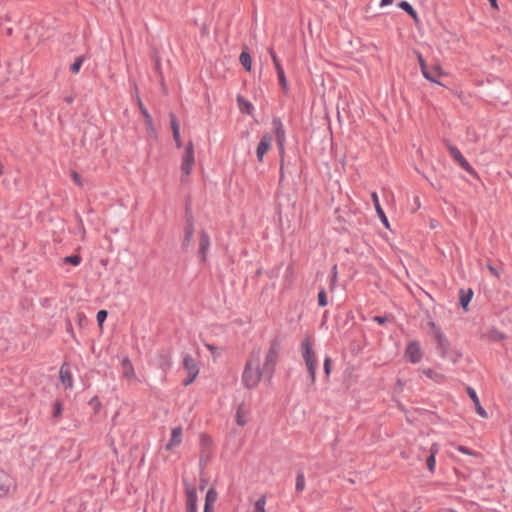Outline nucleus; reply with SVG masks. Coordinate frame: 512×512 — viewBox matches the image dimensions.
Here are the masks:
<instances>
[{"label": "nucleus", "instance_id": "57", "mask_svg": "<svg viewBox=\"0 0 512 512\" xmlns=\"http://www.w3.org/2000/svg\"><path fill=\"white\" fill-rule=\"evenodd\" d=\"M171 125H172L173 129H176L179 127V123L176 122V120L173 116L171 117Z\"/></svg>", "mask_w": 512, "mask_h": 512}, {"label": "nucleus", "instance_id": "9", "mask_svg": "<svg viewBox=\"0 0 512 512\" xmlns=\"http://www.w3.org/2000/svg\"><path fill=\"white\" fill-rule=\"evenodd\" d=\"M446 145L450 151V153L452 154V156L454 157V159L459 163V165L465 169L468 173L474 175V176H477V173L475 172V170L470 166V164L465 160V158L462 156V154L460 153V151L454 147L453 145L450 144L449 141H446Z\"/></svg>", "mask_w": 512, "mask_h": 512}, {"label": "nucleus", "instance_id": "54", "mask_svg": "<svg viewBox=\"0 0 512 512\" xmlns=\"http://www.w3.org/2000/svg\"><path fill=\"white\" fill-rule=\"evenodd\" d=\"M437 445L436 444H433L431 447H430V455H434L436 456V453H437Z\"/></svg>", "mask_w": 512, "mask_h": 512}, {"label": "nucleus", "instance_id": "24", "mask_svg": "<svg viewBox=\"0 0 512 512\" xmlns=\"http://www.w3.org/2000/svg\"><path fill=\"white\" fill-rule=\"evenodd\" d=\"M267 497L262 494L253 504L252 512H266Z\"/></svg>", "mask_w": 512, "mask_h": 512}, {"label": "nucleus", "instance_id": "1", "mask_svg": "<svg viewBox=\"0 0 512 512\" xmlns=\"http://www.w3.org/2000/svg\"><path fill=\"white\" fill-rule=\"evenodd\" d=\"M281 350V341L278 338L271 340L269 348L261 363L262 353L259 348L253 349L246 361L242 384L246 389H254L260 383L263 376L271 377Z\"/></svg>", "mask_w": 512, "mask_h": 512}, {"label": "nucleus", "instance_id": "61", "mask_svg": "<svg viewBox=\"0 0 512 512\" xmlns=\"http://www.w3.org/2000/svg\"><path fill=\"white\" fill-rule=\"evenodd\" d=\"M74 180H78V175L76 173L74 174Z\"/></svg>", "mask_w": 512, "mask_h": 512}, {"label": "nucleus", "instance_id": "47", "mask_svg": "<svg viewBox=\"0 0 512 512\" xmlns=\"http://www.w3.org/2000/svg\"><path fill=\"white\" fill-rule=\"evenodd\" d=\"M90 405L93 406L94 410L97 412L99 411L100 407H101V403L99 401V399L97 397H93L91 400H90Z\"/></svg>", "mask_w": 512, "mask_h": 512}, {"label": "nucleus", "instance_id": "56", "mask_svg": "<svg viewBox=\"0 0 512 512\" xmlns=\"http://www.w3.org/2000/svg\"><path fill=\"white\" fill-rule=\"evenodd\" d=\"M204 512H214L213 508H212V504L205 503Z\"/></svg>", "mask_w": 512, "mask_h": 512}, {"label": "nucleus", "instance_id": "17", "mask_svg": "<svg viewBox=\"0 0 512 512\" xmlns=\"http://www.w3.org/2000/svg\"><path fill=\"white\" fill-rule=\"evenodd\" d=\"M123 377L129 381L136 379L134 367L128 357H125L122 362Z\"/></svg>", "mask_w": 512, "mask_h": 512}, {"label": "nucleus", "instance_id": "14", "mask_svg": "<svg viewBox=\"0 0 512 512\" xmlns=\"http://www.w3.org/2000/svg\"><path fill=\"white\" fill-rule=\"evenodd\" d=\"M210 246V238L207 232L201 231L199 240V253L201 255L202 262L206 261V255Z\"/></svg>", "mask_w": 512, "mask_h": 512}, {"label": "nucleus", "instance_id": "36", "mask_svg": "<svg viewBox=\"0 0 512 512\" xmlns=\"http://www.w3.org/2000/svg\"><path fill=\"white\" fill-rule=\"evenodd\" d=\"M423 374L425 376H427L428 378L430 379H438V378H443L442 375L436 373L434 370H432L431 368H426V369H423Z\"/></svg>", "mask_w": 512, "mask_h": 512}, {"label": "nucleus", "instance_id": "37", "mask_svg": "<svg viewBox=\"0 0 512 512\" xmlns=\"http://www.w3.org/2000/svg\"><path fill=\"white\" fill-rule=\"evenodd\" d=\"M318 304L321 307H324L327 305V298H326V293H325L324 289H321L318 293Z\"/></svg>", "mask_w": 512, "mask_h": 512}, {"label": "nucleus", "instance_id": "31", "mask_svg": "<svg viewBox=\"0 0 512 512\" xmlns=\"http://www.w3.org/2000/svg\"><path fill=\"white\" fill-rule=\"evenodd\" d=\"M63 261H64V263L71 264L73 266H77L81 262V257L79 255L66 256L63 259Z\"/></svg>", "mask_w": 512, "mask_h": 512}, {"label": "nucleus", "instance_id": "32", "mask_svg": "<svg viewBox=\"0 0 512 512\" xmlns=\"http://www.w3.org/2000/svg\"><path fill=\"white\" fill-rule=\"evenodd\" d=\"M277 142H278V146H279V150H280V154H281V167L283 166V145H284V133L283 131H278L277 133Z\"/></svg>", "mask_w": 512, "mask_h": 512}, {"label": "nucleus", "instance_id": "33", "mask_svg": "<svg viewBox=\"0 0 512 512\" xmlns=\"http://www.w3.org/2000/svg\"><path fill=\"white\" fill-rule=\"evenodd\" d=\"M331 364H332V359L330 357H326L323 362V370H324L325 377L327 379L331 375Z\"/></svg>", "mask_w": 512, "mask_h": 512}, {"label": "nucleus", "instance_id": "11", "mask_svg": "<svg viewBox=\"0 0 512 512\" xmlns=\"http://www.w3.org/2000/svg\"><path fill=\"white\" fill-rule=\"evenodd\" d=\"M272 142H273V136L271 134L266 133L262 137V139L257 147V158L259 161H262L264 155L270 149Z\"/></svg>", "mask_w": 512, "mask_h": 512}, {"label": "nucleus", "instance_id": "13", "mask_svg": "<svg viewBox=\"0 0 512 512\" xmlns=\"http://www.w3.org/2000/svg\"><path fill=\"white\" fill-rule=\"evenodd\" d=\"M59 378L65 388H72L73 380L70 372V367L67 363H63L60 367Z\"/></svg>", "mask_w": 512, "mask_h": 512}, {"label": "nucleus", "instance_id": "16", "mask_svg": "<svg viewBox=\"0 0 512 512\" xmlns=\"http://www.w3.org/2000/svg\"><path fill=\"white\" fill-rule=\"evenodd\" d=\"M473 294V290L470 288L467 290L461 289L459 291L460 306L465 312L469 310V303L472 300Z\"/></svg>", "mask_w": 512, "mask_h": 512}, {"label": "nucleus", "instance_id": "42", "mask_svg": "<svg viewBox=\"0 0 512 512\" xmlns=\"http://www.w3.org/2000/svg\"><path fill=\"white\" fill-rule=\"evenodd\" d=\"M96 318H97V322L100 326H102L103 322L106 320L107 318V311L106 310H100L97 315H96Z\"/></svg>", "mask_w": 512, "mask_h": 512}, {"label": "nucleus", "instance_id": "29", "mask_svg": "<svg viewBox=\"0 0 512 512\" xmlns=\"http://www.w3.org/2000/svg\"><path fill=\"white\" fill-rule=\"evenodd\" d=\"M217 497H218V494H217L216 490L213 487H211L206 493L205 503L213 505V503L216 502Z\"/></svg>", "mask_w": 512, "mask_h": 512}, {"label": "nucleus", "instance_id": "52", "mask_svg": "<svg viewBox=\"0 0 512 512\" xmlns=\"http://www.w3.org/2000/svg\"><path fill=\"white\" fill-rule=\"evenodd\" d=\"M414 205L416 210L421 208V201L419 197L414 198Z\"/></svg>", "mask_w": 512, "mask_h": 512}, {"label": "nucleus", "instance_id": "48", "mask_svg": "<svg viewBox=\"0 0 512 512\" xmlns=\"http://www.w3.org/2000/svg\"><path fill=\"white\" fill-rule=\"evenodd\" d=\"M373 320L378 324H384L389 320V318L387 316H375Z\"/></svg>", "mask_w": 512, "mask_h": 512}, {"label": "nucleus", "instance_id": "60", "mask_svg": "<svg viewBox=\"0 0 512 512\" xmlns=\"http://www.w3.org/2000/svg\"><path fill=\"white\" fill-rule=\"evenodd\" d=\"M144 114H145V116H146V119H147V122H146V124H148V125H151V120H150V116H149V115H148V114H147V113H146L145 111H144Z\"/></svg>", "mask_w": 512, "mask_h": 512}, {"label": "nucleus", "instance_id": "35", "mask_svg": "<svg viewBox=\"0 0 512 512\" xmlns=\"http://www.w3.org/2000/svg\"><path fill=\"white\" fill-rule=\"evenodd\" d=\"M211 458L210 450H201L200 465L204 466Z\"/></svg>", "mask_w": 512, "mask_h": 512}, {"label": "nucleus", "instance_id": "23", "mask_svg": "<svg viewBox=\"0 0 512 512\" xmlns=\"http://www.w3.org/2000/svg\"><path fill=\"white\" fill-rule=\"evenodd\" d=\"M237 103L239 110L243 113L251 114L253 111V105L241 95L237 96Z\"/></svg>", "mask_w": 512, "mask_h": 512}, {"label": "nucleus", "instance_id": "51", "mask_svg": "<svg viewBox=\"0 0 512 512\" xmlns=\"http://www.w3.org/2000/svg\"><path fill=\"white\" fill-rule=\"evenodd\" d=\"M78 221L80 223V233L82 235V237L84 238L85 237V234H86V231H85V228L83 227V223H82V219L81 218H78Z\"/></svg>", "mask_w": 512, "mask_h": 512}, {"label": "nucleus", "instance_id": "12", "mask_svg": "<svg viewBox=\"0 0 512 512\" xmlns=\"http://www.w3.org/2000/svg\"><path fill=\"white\" fill-rule=\"evenodd\" d=\"M466 391H467V394L468 396L470 397V399L472 400L473 404H474V407H475V410H476V413L482 417V418H487L488 417V413L486 412V410L481 406L480 404V400L476 394V391L472 388V387H467L466 388Z\"/></svg>", "mask_w": 512, "mask_h": 512}, {"label": "nucleus", "instance_id": "4", "mask_svg": "<svg viewBox=\"0 0 512 512\" xmlns=\"http://www.w3.org/2000/svg\"><path fill=\"white\" fill-rule=\"evenodd\" d=\"M194 165V149L193 143L191 139H188L187 145L185 148V154L183 157L181 172L184 176L188 177L191 173L192 167Z\"/></svg>", "mask_w": 512, "mask_h": 512}, {"label": "nucleus", "instance_id": "38", "mask_svg": "<svg viewBox=\"0 0 512 512\" xmlns=\"http://www.w3.org/2000/svg\"><path fill=\"white\" fill-rule=\"evenodd\" d=\"M427 468L430 472H434L435 470V464H436V458L434 455H430L426 460Z\"/></svg>", "mask_w": 512, "mask_h": 512}, {"label": "nucleus", "instance_id": "28", "mask_svg": "<svg viewBox=\"0 0 512 512\" xmlns=\"http://www.w3.org/2000/svg\"><path fill=\"white\" fill-rule=\"evenodd\" d=\"M464 144L473 143L478 141L479 137L472 130H466L465 135L461 137Z\"/></svg>", "mask_w": 512, "mask_h": 512}, {"label": "nucleus", "instance_id": "43", "mask_svg": "<svg viewBox=\"0 0 512 512\" xmlns=\"http://www.w3.org/2000/svg\"><path fill=\"white\" fill-rule=\"evenodd\" d=\"M62 414V404L60 402H56L54 404V412H53V416L55 418H59Z\"/></svg>", "mask_w": 512, "mask_h": 512}, {"label": "nucleus", "instance_id": "58", "mask_svg": "<svg viewBox=\"0 0 512 512\" xmlns=\"http://www.w3.org/2000/svg\"><path fill=\"white\" fill-rule=\"evenodd\" d=\"M491 7L494 8V9H498V3H497V0H488Z\"/></svg>", "mask_w": 512, "mask_h": 512}, {"label": "nucleus", "instance_id": "6", "mask_svg": "<svg viewBox=\"0 0 512 512\" xmlns=\"http://www.w3.org/2000/svg\"><path fill=\"white\" fill-rule=\"evenodd\" d=\"M251 408L245 402H241L237 405L235 410V423L239 427H245L250 421Z\"/></svg>", "mask_w": 512, "mask_h": 512}, {"label": "nucleus", "instance_id": "59", "mask_svg": "<svg viewBox=\"0 0 512 512\" xmlns=\"http://www.w3.org/2000/svg\"><path fill=\"white\" fill-rule=\"evenodd\" d=\"M403 385H404L403 381H402V380H400V379H398V380H397V382H396V386H397V388H398L399 390H402Z\"/></svg>", "mask_w": 512, "mask_h": 512}, {"label": "nucleus", "instance_id": "19", "mask_svg": "<svg viewBox=\"0 0 512 512\" xmlns=\"http://www.w3.org/2000/svg\"><path fill=\"white\" fill-rule=\"evenodd\" d=\"M417 59H418V63L420 66L421 73L424 76V78H426L427 80H429L431 82L441 85V83L436 81L435 78L432 76V73L429 71V69L427 67L426 61L424 60L423 56L420 53H417Z\"/></svg>", "mask_w": 512, "mask_h": 512}, {"label": "nucleus", "instance_id": "27", "mask_svg": "<svg viewBox=\"0 0 512 512\" xmlns=\"http://www.w3.org/2000/svg\"><path fill=\"white\" fill-rule=\"evenodd\" d=\"M200 446L201 450H210V447L212 446V438L207 434H201L200 435Z\"/></svg>", "mask_w": 512, "mask_h": 512}, {"label": "nucleus", "instance_id": "21", "mask_svg": "<svg viewBox=\"0 0 512 512\" xmlns=\"http://www.w3.org/2000/svg\"><path fill=\"white\" fill-rule=\"evenodd\" d=\"M193 233H194L193 221H192V219H188L186 227H185L183 246L187 247L190 245L192 237H193Z\"/></svg>", "mask_w": 512, "mask_h": 512}, {"label": "nucleus", "instance_id": "44", "mask_svg": "<svg viewBox=\"0 0 512 512\" xmlns=\"http://www.w3.org/2000/svg\"><path fill=\"white\" fill-rule=\"evenodd\" d=\"M457 450H458L459 452L463 453V454H466V455H470V456H478V454H477V453H475V452H473V451L469 450L467 447L462 446V445H459V446L457 447Z\"/></svg>", "mask_w": 512, "mask_h": 512}, {"label": "nucleus", "instance_id": "45", "mask_svg": "<svg viewBox=\"0 0 512 512\" xmlns=\"http://www.w3.org/2000/svg\"><path fill=\"white\" fill-rule=\"evenodd\" d=\"M82 65V59L78 58L72 65H71V71L73 73H78Z\"/></svg>", "mask_w": 512, "mask_h": 512}, {"label": "nucleus", "instance_id": "3", "mask_svg": "<svg viewBox=\"0 0 512 512\" xmlns=\"http://www.w3.org/2000/svg\"><path fill=\"white\" fill-rule=\"evenodd\" d=\"M182 483L185 492V512H198L197 488L188 478L183 477Z\"/></svg>", "mask_w": 512, "mask_h": 512}, {"label": "nucleus", "instance_id": "50", "mask_svg": "<svg viewBox=\"0 0 512 512\" xmlns=\"http://www.w3.org/2000/svg\"><path fill=\"white\" fill-rule=\"evenodd\" d=\"M206 485H207V480L204 478H201L200 483H199V489L201 491H203L205 489Z\"/></svg>", "mask_w": 512, "mask_h": 512}, {"label": "nucleus", "instance_id": "22", "mask_svg": "<svg viewBox=\"0 0 512 512\" xmlns=\"http://www.w3.org/2000/svg\"><path fill=\"white\" fill-rule=\"evenodd\" d=\"M486 337L489 341H493V342H501L506 339V335L496 328L490 329L487 332Z\"/></svg>", "mask_w": 512, "mask_h": 512}, {"label": "nucleus", "instance_id": "39", "mask_svg": "<svg viewBox=\"0 0 512 512\" xmlns=\"http://www.w3.org/2000/svg\"><path fill=\"white\" fill-rule=\"evenodd\" d=\"M183 138V135L181 134L180 130H173V139L175 141V144L178 148L181 147V140Z\"/></svg>", "mask_w": 512, "mask_h": 512}, {"label": "nucleus", "instance_id": "40", "mask_svg": "<svg viewBox=\"0 0 512 512\" xmlns=\"http://www.w3.org/2000/svg\"><path fill=\"white\" fill-rule=\"evenodd\" d=\"M487 269L489 270V272L495 276L496 278H500L501 277V272L502 270L501 269H498L496 267H494L492 264L488 263L487 264Z\"/></svg>", "mask_w": 512, "mask_h": 512}, {"label": "nucleus", "instance_id": "34", "mask_svg": "<svg viewBox=\"0 0 512 512\" xmlns=\"http://www.w3.org/2000/svg\"><path fill=\"white\" fill-rule=\"evenodd\" d=\"M429 71L432 73V76L435 78L436 81L438 77H442L445 74L441 66L438 64L434 65L431 69H429Z\"/></svg>", "mask_w": 512, "mask_h": 512}, {"label": "nucleus", "instance_id": "30", "mask_svg": "<svg viewBox=\"0 0 512 512\" xmlns=\"http://www.w3.org/2000/svg\"><path fill=\"white\" fill-rule=\"evenodd\" d=\"M337 281H338V270H337V265H334L331 269V279H330V290L331 291L335 290Z\"/></svg>", "mask_w": 512, "mask_h": 512}, {"label": "nucleus", "instance_id": "55", "mask_svg": "<svg viewBox=\"0 0 512 512\" xmlns=\"http://www.w3.org/2000/svg\"><path fill=\"white\" fill-rule=\"evenodd\" d=\"M438 227V221L435 219L430 220V228L435 229Z\"/></svg>", "mask_w": 512, "mask_h": 512}, {"label": "nucleus", "instance_id": "41", "mask_svg": "<svg viewBox=\"0 0 512 512\" xmlns=\"http://www.w3.org/2000/svg\"><path fill=\"white\" fill-rule=\"evenodd\" d=\"M428 326L432 330V335L435 337L438 333H443L442 329L433 321L428 322Z\"/></svg>", "mask_w": 512, "mask_h": 512}, {"label": "nucleus", "instance_id": "53", "mask_svg": "<svg viewBox=\"0 0 512 512\" xmlns=\"http://www.w3.org/2000/svg\"><path fill=\"white\" fill-rule=\"evenodd\" d=\"M394 0H381L380 7H385L393 3Z\"/></svg>", "mask_w": 512, "mask_h": 512}, {"label": "nucleus", "instance_id": "10", "mask_svg": "<svg viewBox=\"0 0 512 512\" xmlns=\"http://www.w3.org/2000/svg\"><path fill=\"white\" fill-rule=\"evenodd\" d=\"M434 339L436 341L437 351H438L440 357L446 358L447 353L450 348V342H449L448 338L445 336L444 333H438V335H436L434 337Z\"/></svg>", "mask_w": 512, "mask_h": 512}, {"label": "nucleus", "instance_id": "46", "mask_svg": "<svg viewBox=\"0 0 512 512\" xmlns=\"http://www.w3.org/2000/svg\"><path fill=\"white\" fill-rule=\"evenodd\" d=\"M304 489V477L303 475H298L296 479V490L302 491Z\"/></svg>", "mask_w": 512, "mask_h": 512}, {"label": "nucleus", "instance_id": "8", "mask_svg": "<svg viewBox=\"0 0 512 512\" xmlns=\"http://www.w3.org/2000/svg\"><path fill=\"white\" fill-rule=\"evenodd\" d=\"M405 357L411 363H418L422 359V350L419 342L413 340L408 343L405 349Z\"/></svg>", "mask_w": 512, "mask_h": 512}, {"label": "nucleus", "instance_id": "26", "mask_svg": "<svg viewBox=\"0 0 512 512\" xmlns=\"http://www.w3.org/2000/svg\"><path fill=\"white\" fill-rule=\"evenodd\" d=\"M398 7L407 12L415 21L418 20V15L416 11L407 1L399 2Z\"/></svg>", "mask_w": 512, "mask_h": 512}, {"label": "nucleus", "instance_id": "18", "mask_svg": "<svg viewBox=\"0 0 512 512\" xmlns=\"http://www.w3.org/2000/svg\"><path fill=\"white\" fill-rule=\"evenodd\" d=\"M184 369L187 371L188 375L198 376L199 367L197 362L189 355L184 357L183 360Z\"/></svg>", "mask_w": 512, "mask_h": 512}, {"label": "nucleus", "instance_id": "7", "mask_svg": "<svg viewBox=\"0 0 512 512\" xmlns=\"http://www.w3.org/2000/svg\"><path fill=\"white\" fill-rule=\"evenodd\" d=\"M269 53L271 55L273 64H274L276 72H277L279 85L281 86L283 92L285 94H288V92H289V85H288V81H287L286 76H285L284 69L281 66V64H280V62H279L275 52L271 49L269 51Z\"/></svg>", "mask_w": 512, "mask_h": 512}, {"label": "nucleus", "instance_id": "15", "mask_svg": "<svg viewBox=\"0 0 512 512\" xmlns=\"http://www.w3.org/2000/svg\"><path fill=\"white\" fill-rule=\"evenodd\" d=\"M182 442V428L180 426L172 429L171 439L166 444V450H172L175 446H178Z\"/></svg>", "mask_w": 512, "mask_h": 512}, {"label": "nucleus", "instance_id": "25", "mask_svg": "<svg viewBox=\"0 0 512 512\" xmlns=\"http://www.w3.org/2000/svg\"><path fill=\"white\" fill-rule=\"evenodd\" d=\"M239 61L241 63V65L248 71L250 72L251 71V68H252V60H251V56L248 52H246L245 50L242 51V53L240 54V57H239Z\"/></svg>", "mask_w": 512, "mask_h": 512}, {"label": "nucleus", "instance_id": "49", "mask_svg": "<svg viewBox=\"0 0 512 512\" xmlns=\"http://www.w3.org/2000/svg\"><path fill=\"white\" fill-rule=\"evenodd\" d=\"M196 377L197 376L188 375V378L183 382V385L184 386L190 385L196 379Z\"/></svg>", "mask_w": 512, "mask_h": 512}, {"label": "nucleus", "instance_id": "2", "mask_svg": "<svg viewBox=\"0 0 512 512\" xmlns=\"http://www.w3.org/2000/svg\"><path fill=\"white\" fill-rule=\"evenodd\" d=\"M301 354L309 373L311 384L316 382L317 355L313 348L312 337L307 335L301 342Z\"/></svg>", "mask_w": 512, "mask_h": 512}, {"label": "nucleus", "instance_id": "5", "mask_svg": "<svg viewBox=\"0 0 512 512\" xmlns=\"http://www.w3.org/2000/svg\"><path fill=\"white\" fill-rule=\"evenodd\" d=\"M16 490L14 479L5 470L0 469V497L10 495Z\"/></svg>", "mask_w": 512, "mask_h": 512}, {"label": "nucleus", "instance_id": "20", "mask_svg": "<svg viewBox=\"0 0 512 512\" xmlns=\"http://www.w3.org/2000/svg\"><path fill=\"white\" fill-rule=\"evenodd\" d=\"M371 197H372V200H373V203H374V206H375V210H376L379 218L381 219V222L385 225L386 228H390L389 221H388L384 211L382 210V208L380 206L377 194L375 192H373L371 194Z\"/></svg>", "mask_w": 512, "mask_h": 512}]
</instances>
